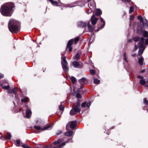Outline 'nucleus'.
Here are the masks:
<instances>
[{"mask_svg":"<svg viewBox=\"0 0 148 148\" xmlns=\"http://www.w3.org/2000/svg\"><path fill=\"white\" fill-rule=\"evenodd\" d=\"M14 8V4L11 2L4 4L2 5L0 9L1 14L5 16H10Z\"/></svg>","mask_w":148,"mask_h":148,"instance_id":"nucleus-1","label":"nucleus"},{"mask_svg":"<svg viewBox=\"0 0 148 148\" xmlns=\"http://www.w3.org/2000/svg\"><path fill=\"white\" fill-rule=\"evenodd\" d=\"M19 24V22L14 19H10L8 24L9 30L12 33H17L20 30Z\"/></svg>","mask_w":148,"mask_h":148,"instance_id":"nucleus-2","label":"nucleus"},{"mask_svg":"<svg viewBox=\"0 0 148 148\" xmlns=\"http://www.w3.org/2000/svg\"><path fill=\"white\" fill-rule=\"evenodd\" d=\"M145 41V44L147 45H148V38H147L145 40L143 38H141L140 39V40L138 43V45L139 48L138 50V56L142 54L145 48H144V44Z\"/></svg>","mask_w":148,"mask_h":148,"instance_id":"nucleus-3","label":"nucleus"},{"mask_svg":"<svg viewBox=\"0 0 148 148\" xmlns=\"http://www.w3.org/2000/svg\"><path fill=\"white\" fill-rule=\"evenodd\" d=\"M79 40L78 37H76L74 39H72L69 41L66 46V48H69V52L71 51L72 47L71 46L73 44H76Z\"/></svg>","mask_w":148,"mask_h":148,"instance_id":"nucleus-4","label":"nucleus"},{"mask_svg":"<svg viewBox=\"0 0 148 148\" xmlns=\"http://www.w3.org/2000/svg\"><path fill=\"white\" fill-rule=\"evenodd\" d=\"M80 105L79 103L78 102L77 105H74L73 106V108L71 110L70 112V114L71 115H74L80 111V109L79 108Z\"/></svg>","mask_w":148,"mask_h":148,"instance_id":"nucleus-5","label":"nucleus"},{"mask_svg":"<svg viewBox=\"0 0 148 148\" xmlns=\"http://www.w3.org/2000/svg\"><path fill=\"white\" fill-rule=\"evenodd\" d=\"M66 57L64 56L61 62L62 68L64 71H65L66 73H67L69 71V68L67 66L68 64L66 60L65 59Z\"/></svg>","mask_w":148,"mask_h":148,"instance_id":"nucleus-6","label":"nucleus"},{"mask_svg":"<svg viewBox=\"0 0 148 148\" xmlns=\"http://www.w3.org/2000/svg\"><path fill=\"white\" fill-rule=\"evenodd\" d=\"M77 123L75 121H72L69 122L66 126V129L69 130V127H70L71 129H74L76 126Z\"/></svg>","mask_w":148,"mask_h":148,"instance_id":"nucleus-7","label":"nucleus"},{"mask_svg":"<svg viewBox=\"0 0 148 148\" xmlns=\"http://www.w3.org/2000/svg\"><path fill=\"white\" fill-rule=\"evenodd\" d=\"M66 143L63 142L61 144H60L59 145L57 146H53V145H55L54 144H53V143L49 145V146H44V148H61L63 147L65 145Z\"/></svg>","mask_w":148,"mask_h":148,"instance_id":"nucleus-8","label":"nucleus"},{"mask_svg":"<svg viewBox=\"0 0 148 148\" xmlns=\"http://www.w3.org/2000/svg\"><path fill=\"white\" fill-rule=\"evenodd\" d=\"M138 19L140 20V23L143 24V25L144 27H147L148 26L147 20L145 18L143 19L140 15H139L138 16Z\"/></svg>","mask_w":148,"mask_h":148,"instance_id":"nucleus-9","label":"nucleus"},{"mask_svg":"<svg viewBox=\"0 0 148 148\" xmlns=\"http://www.w3.org/2000/svg\"><path fill=\"white\" fill-rule=\"evenodd\" d=\"M52 126V125H50L48 126L44 127L43 128L41 129L40 126H34V128L37 130H48L49 128L51 127Z\"/></svg>","mask_w":148,"mask_h":148,"instance_id":"nucleus-10","label":"nucleus"},{"mask_svg":"<svg viewBox=\"0 0 148 148\" xmlns=\"http://www.w3.org/2000/svg\"><path fill=\"white\" fill-rule=\"evenodd\" d=\"M72 64L73 67L75 68H81L82 67V64L81 62L74 61L73 62Z\"/></svg>","mask_w":148,"mask_h":148,"instance_id":"nucleus-11","label":"nucleus"},{"mask_svg":"<svg viewBox=\"0 0 148 148\" xmlns=\"http://www.w3.org/2000/svg\"><path fill=\"white\" fill-rule=\"evenodd\" d=\"M98 18H96L95 16V15L93 14L90 19L91 21V23L92 25H95L96 23L97 20Z\"/></svg>","mask_w":148,"mask_h":148,"instance_id":"nucleus-12","label":"nucleus"},{"mask_svg":"<svg viewBox=\"0 0 148 148\" xmlns=\"http://www.w3.org/2000/svg\"><path fill=\"white\" fill-rule=\"evenodd\" d=\"M79 83L82 85L86 84L87 83V81L86 78L83 77L79 80Z\"/></svg>","mask_w":148,"mask_h":148,"instance_id":"nucleus-13","label":"nucleus"},{"mask_svg":"<svg viewBox=\"0 0 148 148\" xmlns=\"http://www.w3.org/2000/svg\"><path fill=\"white\" fill-rule=\"evenodd\" d=\"M9 93H13L14 94H16L17 93V88H16L15 87L13 89H10L8 91Z\"/></svg>","mask_w":148,"mask_h":148,"instance_id":"nucleus-14","label":"nucleus"},{"mask_svg":"<svg viewBox=\"0 0 148 148\" xmlns=\"http://www.w3.org/2000/svg\"><path fill=\"white\" fill-rule=\"evenodd\" d=\"M32 114V112L29 109H27L26 111V117L27 118H29Z\"/></svg>","mask_w":148,"mask_h":148,"instance_id":"nucleus-15","label":"nucleus"},{"mask_svg":"<svg viewBox=\"0 0 148 148\" xmlns=\"http://www.w3.org/2000/svg\"><path fill=\"white\" fill-rule=\"evenodd\" d=\"M73 132L72 131L70 130L66 132L65 133V135L66 136H68L71 137L73 135Z\"/></svg>","mask_w":148,"mask_h":148,"instance_id":"nucleus-16","label":"nucleus"},{"mask_svg":"<svg viewBox=\"0 0 148 148\" xmlns=\"http://www.w3.org/2000/svg\"><path fill=\"white\" fill-rule=\"evenodd\" d=\"M142 33L144 37L146 38L148 37V32H147L144 30H143L142 31Z\"/></svg>","mask_w":148,"mask_h":148,"instance_id":"nucleus-17","label":"nucleus"},{"mask_svg":"<svg viewBox=\"0 0 148 148\" xmlns=\"http://www.w3.org/2000/svg\"><path fill=\"white\" fill-rule=\"evenodd\" d=\"M86 25V23L82 21L79 22L78 23V25L79 27H82L85 26Z\"/></svg>","mask_w":148,"mask_h":148,"instance_id":"nucleus-18","label":"nucleus"},{"mask_svg":"<svg viewBox=\"0 0 148 148\" xmlns=\"http://www.w3.org/2000/svg\"><path fill=\"white\" fill-rule=\"evenodd\" d=\"M87 26L88 28V29L90 32H92L93 31L94 28L90 25L89 22L88 23Z\"/></svg>","mask_w":148,"mask_h":148,"instance_id":"nucleus-19","label":"nucleus"},{"mask_svg":"<svg viewBox=\"0 0 148 148\" xmlns=\"http://www.w3.org/2000/svg\"><path fill=\"white\" fill-rule=\"evenodd\" d=\"M102 14L101 10L99 9H97L95 12L96 15L98 16L101 15Z\"/></svg>","mask_w":148,"mask_h":148,"instance_id":"nucleus-20","label":"nucleus"},{"mask_svg":"<svg viewBox=\"0 0 148 148\" xmlns=\"http://www.w3.org/2000/svg\"><path fill=\"white\" fill-rule=\"evenodd\" d=\"M79 2V1H76L75 2L73 3H71L70 5H69L67 7H74L75 6H76L77 5H73L74 4H75Z\"/></svg>","mask_w":148,"mask_h":148,"instance_id":"nucleus-21","label":"nucleus"},{"mask_svg":"<svg viewBox=\"0 0 148 148\" xmlns=\"http://www.w3.org/2000/svg\"><path fill=\"white\" fill-rule=\"evenodd\" d=\"M63 141V140L62 139H60L58 140L55 141L53 143V144L56 145L60 143Z\"/></svg>","mask_w":148,"mask_h":148,"instance_id":"nucleus-22","label":"nucleus"},{"mask_svg":"<svg viewBox=\"0 0 148 148\" xmlns=\"http://www.w3.org/2000/svg\"><path fill=\"white\" fill-rule=\"evenodd\" d=\"M144 59L143 57H141L140 58H139L138 59V62L139 64L141 65H143V60Z\"/></svg>","mask_w":148,"mask_h":148,"instance_id":"nucleus-23","label":"nucleus"},{"mask_svg":"<svg viewBox=\"0 0 148 148\" xmlns=\"http://www.w3.org/2000/svg\"><path fill=\"white\" fill-rule=\"evenodd\" d=\"M80 54L79 53H77L76 54L75 57V59L76 60H78L80 59Z\"/></svg>","mask_w":148,"mask_h":148,"instance_id":"nucleus-24","label":"nucleus"},{"mask_svg":"<svg viewBox=\"0 0 148 148\" xmlns=\"http://www.w3.org/2000/svg\"><path fill=\"white\" fill-rule=\"evenodd\" d=\"M100 19H101V21H102L103 22V24L102 25V26H101V27L100 28H98V29H102V28H103L105 25V21H104L103 19L101 17H100Z\"/></svg>","mask_w":148,"mask_h":148,"instance_id":"nucleus-25","label":"nucleus"},{"mask_svg":"<svg viewBox=\"0 0 148 148\" xmlns=\"http://www.w3.org/2000/svg\"><path fill=\"white\" fill-rule=\"evenodd\" d=\"M20 143L22 144V143H21L19 139L16 140V146L17 147H20Z\"/></svg>","mask_w":148,"mask_h":148,"instance_id":"nucleus-26","label":"nucleus"},{"mask_svg":"<svg viewBox=\"0 0 148 148\" xmlns=\"http://www.w3.org/2000/svg\"><path fill=\"white\" fill-rule=\"evenodd\" d=\"M146 82L143 79H141L140 81V84L142 85H144L146 83Z\"/></svg>","mask_w":148,"mask_h":148,"instance_id":"nucleus-27","label":"nucleus"},{"mask_svg":"<svg viewBox=\"0 0 148 148\" xmlns=\"http://www.w3.org/2000/svg\"><path fill=\"white\" fill-rule=\"evenodd\" d=\"M100 82V80L96 78H94V83L95 84H99Z\"/></svg>","mask_w":148,"mask_h":148,"instance_id":"nucleus-28","label":"nucleus"},{"mask_svg":"<svg viewBox=\"0 0 148 148\" xmlns=\"http://www.w3.org/2000/svg\"><path fill=\"white\" fill-rule=\"evenodd\" d=\"M11 138V135L10 133L8 132L7 133V136L5 138V139H10Z\"/></svg>","mask_w":148,"mask_h":148,"instance_id":"nucleus-29","label":"nucleus"},{"mask_svg":"<svg viewBox=\"0 0 148 148\" xmlns=\"http://www.w3.org/2000/svg\"><path fill=\"white\" fill-rule=\"evenodd\" d=\"M133 40L136 42H137L139 40L140 38L138 36H137L134 37L133 38Z\"/></svg>","mask_w":148,"mask_h":148,"instance_id":"nucleus-30","label":"nucleus"},{"mask_svg":"<svg viewBox=\"0 0 148 148\" xmlns=\"http://www.w3.org/2000/svg\"><path fill=\"white\" fill-rule=\"evenodd\" d=\"M71 81L73 83H75L76 81V78L73 77H71Z\"/></svg>","mask_w":148,"mask_h":148,"instance_id":"nucleus-31","label":"nucleus"},{"mask_svg":"<svg viewBox=\"0 0 148 148\" xmlns=\"http://www.w3.org/2000/svg\"><path fill=\"white\" fill-rule=\"evenodd\" d=\"M134 7L132 6L130 7V10L129 11V13L130 14L131 13L134 11Z\"/></svg>","mask_w":148,"mask_h":148,"instance_id":"nucleus-32","label":"nucleus"},{"mask_svg":"<svg viewBox=\"0 0 148 148\" xmlns=\"http://www.w3.org/2000/svg\"><path fill=\"white\" fill-rule=\"evenodd\" d=\"M76 88L74 87V90L75 92H76V93H79L80 92V90H79V88H78L77 89V90H76Z\"/></svg>","mask_w":148,"mask_h":148,"instance_id":"nucleus-33","label":"nucleus"},{"mask_svg":"<svg viewBox=\"0 0 148 148\" xmlns=\"http://www.w3.org/2000/svg\"><path fill=\"white\" fill-rule=\"evenodd\" d=\"M90 73L92 75H95V71L92 69H91L90 71Z\"/></svg>","mask_w":148,"mask_h":148,"instance_id":"nucleus-34","label":"nucleus"},{"mask_svg":"<svg viewBox=\"0 0 148 148\" xmlns=\"http://www.w3.org/2000/svg\"><path fill=\"white\" fill-rule=\"evenodd\" d=\"M62 132L63 131L62 130H59L56 133V134L57 135H58L61 134L62 133Z\"/></svg>","mask_w":148,"mask_h":148,"instance_id":"nucleus-35","label":"nucleus"},{"mask_svg":"<svg viewBox=\"0 0 148 148\" xmlns=\"http://www.w3.org/2000/svg\"><path fill=\"white\" fill-rule=\"evenodd\" d=\"M28 98L27 97H25L24 99H21V101L22 102H25L28 100Z\"/></svg>","mask_w":148,"mask_h":148,"instance_id":"nucleus-36","label":"nucleus"},{"mask_svg":"<svg viewBox=\"0 0 148 148\" xmlns=\"http://www.w3.org/2000/svg\"><path fill=\"white\" fill-rule=\"evenodd\" d=\"M2 88L3 89L7 90L9 88L10 86L9 85H8L7 86H3Z\"/></svg>","mask_w":148,"mask_h":148,"instance_id":"nucleus-37","label":"nucleus"},{"mask_svg":"<svg viewBox=\"0 0 148 148\" xmlns=\"http://www.w3.org/2000/svg\"><path fill=\"white\" fill-rule=\"evenodd\" d=\"M22 146L24 148H30L29 146L26 144H23Z\"/></svg>","mask_w":148,"mask_h":148,"instance_id":"nucleus-38","label":"nucleus"},{"mask_svg":"<svg viewBox=\"0 0 148 148\" xmlns=\"http://www.w3.org/2000/svg\"><path fill=\"white\" fill-rule=\"evenodd\" d=\"M143 103L145 104H148V100H147V99L145 98L143 99Z\"/></svg>","mask_w":148,"mask_h":148,"instance_id":"nucleus-39","label":"nucleus"},{"mask_svg":"<svg viewBox=\"0 0 148 148\" xmlns=\"http://www.w3.org/2000/svg\"><path fill=\"white\" fill-rule=\"evenodd\" d=\"M76 96L77 98H81L82 97V96L79 93H76Z\"/></svg>","mask_w":148,"mask_h":148,"instance_id":"nucleus-40","label":"nucleus"},{"mask_svg":"<svg viewBox=\"0 0 148 148\" xmlns=\"http://www.w3.org/2000/svg\"><path fill=\"white\" fill-rule=\"evenodd\" d=\"M134 18V16L133 15H130V21L131 22L132 21H133Z\"/></svg>","mask_w":148,"mask_h":148,"instance_id":"nucleus-41","label":"nucleus"},{"mask_svg":"<svg viewBox=\"0 0 148 148\" xmlns=\"http://www.w3.org/2000/svg\"><path fill=\"white\" fill-rule=\"evenodd\" d=\"M64 106L62 105H61L59 106V109L60 110H63L64 109Z\"/></svg>","mask_w":148,"mask_h":148,"instance_id":"nucleus-42","label":"nucleus"},{"mask_svg":"<svg viewBox=\"0 0 148 148\" xmlns=\"http://www.w3.org/2000/svg\"><path fill=\"white\" fill-rule=\"evenodd\" d=\"M124 59L125 61L127 62H128V61L127 59V58L126 57V53H124Z\"/></svg>","mask_w":148,"mask_h":148,"instance_id":"nucleus-43","label":"nucleus"},{"mask_svg":"<svg viewBox=\"0 0 148 148\" xmlns=\"http://www.w3.org/2000/svg\"><path fill=\"white\" fill-rule=\"evenodd\" d=\"M86 102H84V103H83L81 105V106L82 108H83L85 107L86 106Z\"/></svg>","mask_w":148,"mask_h":148,"instance_id":"nucleus-44","label":"nucleus"},{"mask_svg":"<svg viewBox=\"0 0 148 148\" xmlns=\"http://www.w3.org/2000/svg\"><path fill=\"white\" fill-rule=\"evenodd\" d=\"M69 142H70V143H73V140L71 138L69 139L68 141H66V143H69Z\"/></svg>","mask_w":148,"mask_h":148,"instance_id":"nucleus-45","label":"nucleus"},{"mask_svg":"<svg viewBox=\"0 0 148 148\" xmlns=\"http://www.w3.org/2000/svg\"><path fill=\"white\" fill-rule=\"evenodd\" d=\"M86 106L88 107H90V103L89 101L86 104Z\"/></svg>","mask_w":148,"mask_h":148,"instance_id":"nucleus-46","label":"nucleus"},{"mask_svg":"<svg viewBox=\"0 0 148 148\" xmlns=\"http://www.w3.org/2000/svg\"><path fill=\"white\" fill-rule=\"evenodd\" d=\"M137 77L139 79H143V76H140V75H138V76Z\"/></svg>","mask_w":148,"mask_h":148,"instance_id":"nucleus-47","label":"nucleus"},{"mask_svg":"<svg viewBox=\"0 0 148 148\" xmlns=\"http://www.w3.org/2000/svg\"><path fill=\"white\" fill-rule=\"evenodd\" d=\"M138 45H135V50H136L138 49Z\"/></svg>","mask_w":148,"mask_h":148,"instance_id":"nucleus-48","label":"nucleus"},{"mask_svg":"<svg viewBox=\"0 0 148 148\" xmlns=\"http://www.w3.org/2000/svg\"><path fill=\"white\" fill-rule=\"evenodd\" d=\"M3 77V74L0 73V79L1 78H2Z\"/></svg>","mask_w":148,"mask_h":148,"instance_id":"nucleus-49","label":"nucleus"},{"mask_svg":"<svg viewBox=\"0 0 148 148\" xmlns=\"http://www.w3.org/2000/svg\"><path fill=\"white\" fill-rule=\"evenodd\" d=\"M125 2L129 3L131 1V0H124Z\"/></svg>","mask_w":148,"mask_h":148,"instance_id":"nucleus-50","label":"nucleus"},{"mask_svg":"<svg viewBox=\"0 0 148 148\" xmlns=\"http://www.w3.org/2000/svg\"><path fill=\"white\" fill-rule=\"evenodd\" d=\"M128 42H132V40L131 39H130L128 40Z\"/></svg>","mask_w":148,"mask_h":148,"instance_id":"nucleus-51","label":"nucleus"},{"mask_svg":"<svg viewBox=\"0 0 148 148\" xmlns=\"http://www.w3.org/2000/svg\"><path fill=\"white\" fill-rule=\"evenodd\" d=\"M145 71L144 70H143L141 71V72L143 73Z\"/></svg>","mask_w":148,"mask_h":148,"instance_id":"nucleus-52","label":"nucleus"},{"mask_svg":"<svg viewBox=\"0 0 148 148\" xmlns=\"http://www.w3.org/2000/svg\"><path fill=\"white\" fill-rule=\"evenodd\" d=\"M84 5V3H83V4H82V6H81V7H82Z\"/></svg>","mask_w":148,"mask_h":148,"instance_id":"nucleus-53","label":"nucleus"},{"mask_svg":"<svg viewBox=\"0 0 148 148\" xmlns=\"http://www.w3.org/2000/svg\"><path fill=\"white\" fill-rule=\"evenodd\" d=\"M0 85L1 86H3V84H0Z\"/></svg>","mask_w":148,"mask_h":148,"instance_id":"nucleus-54","label":"nucleus"},{"mask_svg":"<svg viewBox=\"0 0 148 148\" xmlns=\"http://www.w3.org/2000/svg\"><path fill=\"white\" fill-rule=\"evenodd\" d=\"M21 110H22L20 108V109H19V112L21 111Z\"/></svg>","mask_w":148,"mask_h":148,"instance_id":"nucleus-55","label":"nucleus"},{"mask_svg":"<svg viewBox=\"0 0 148 148\" xmlns=\"http://www.w3.org/2000/svg\"><path fill=\"white\" fill-rule=\"evenodd\" d=\"M145 86L148 87V85H146Z\"/></svg>","mask_w":148,"mask_h":148,"instance_id":"nucleus-56","label":"nucleus"},{"mask_svg":"<svg viewBox=\"0 0 148 148\" xmlns=\"http://www.w3.org/2000/svg\"><path fill=\"white\" fill-rule=\"evenodd\" d=\"M38 123V121H36V123Z\"/></svg>","mask_w":148,"mask_h":148,"instance_id":"nucleus-57","label":"nucleus"},{"mask_svg":"<svg viewBox=\"0 0 148 148\" xmlns=\"http://www.w3.org/2000/svg\"><path fill=\"white\" fill-rule=\"evenodd\" d=\"M147 111L148 112V110H147Z\"/></svg>","mask_w":148,"mask_h":148,"instance_id":"nucleus-58","label":"nucleus"}]
</instances>
